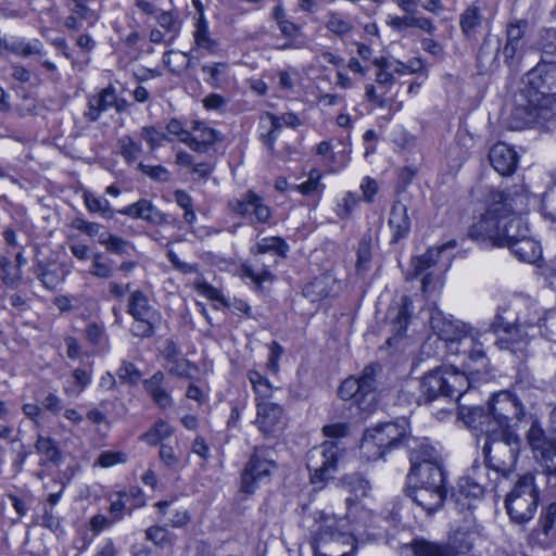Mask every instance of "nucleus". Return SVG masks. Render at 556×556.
I'll return each instance as SVG.
<instances>
[{
    "instance_id": "nucleus-1",
    "label": "nucleus",
    "mask_w": 556,
    "mask_h": 556,
    "mask_svg": "<svg viewBox=\"0 0 556 556\" xmlns=\"http://www.w3.org/2000/svg\"><path fill=\"white\" fill-rule=\"evenodd\" d=\"M534 201L535 195L523 186L491 191L484 212L470 226L468 236L482 248H503L515 216L527 214Z\"/></svg>"
},
{
    "instance_id": "nucleus-2",
    "label": "nucleus",
    "mask_w": 556,
    "mask_h": 556,
    "mask_svg": "<svg viewBox=\"0 0 556 556\" xmlns=\"http://www.w3.org/2000/svg\"><path fill=\"white\" fill-rule=\"evenodd\" d=\"M545 319L535 304L516 300L498 307L491 327L497 334L496 344L501 350L517 354L528 343L530 330L541 329Z\"/></svg>"
},
{
    "instance_id": "nucleus-3",
    "label": "nucleus",
    "mask_w": 556,
    "mask_h": 556,
    "mask_svg": "<svg viewBox=\"0 0 556 556\" xmlns=\"http://www.w3.org/2000/svg\"><path fill=\"white\" fill-rule=\"evenodd\" d=\"M527 105L519 104L513 112L514 129L525 128L534 112L556 104V63H538L527 75Z\"/></svg>"
},
{
    "instance_id": "nucleus-4",
    "label": "nucleus",
    "mask_w": 556,
    "mask_h": 556,
    "mask_svg": "<svg viewBox=\"0 0 556 556\" xmlns=\"http://www.w3.org/2000/svg\"><path fill=\"white\" fill-rule=\"evenodd\" d=\"M430 326L450 354L464 355L472 363L483 362L485 352L480 340L481 332L460 320H450L441 314L430 318Z\"/></svg>"
},
{
    "instance_id": "nucleus-5",
    "label": "nucleus",
    "mask_w": 556,
    "mask_h": 556,
    "mask_svg": "<svg viewBox=\"0 0 556 556\" xmlns=\"http://www.w3.org/2000/svg\"><path fill=\"white\" fill-rule=\"evenodd\" d=\"M520 408L517 400L509 392L502 391L489 402L488 412L482 407H473L465 415V408L459 406V416L468 425L478 429L484 435H505L509 431V421L519 416Z\"/></svg>"
},
{
    "instance_id": "nucleus-6",
    "label": "nucleus",
    "mask_w": 556,
    "mask_h": 556,
    "mask_svg": "<svg viewBox=\"0 0 556 556\" xmlns=\"http://www.w3.org/2000/svg\"><path fill=\"white\" fill-rule=\"evenodd\" d=\"M469 387L465 372L453 366H439L421 377L418 403L429 404L441 399L458 403Z\"/></svg>"
},
{
    "instance_id": "nucleus-7",
    "label": "nucleus",
    "mask_w": 556,
    "mask_h": 556,
    "mask_svg": "<svg viewBox=\"0 0 556 556\" xmlns=\"http://www.w3.org/2000/svg\"><path fill=\"white\" fill-rule=\"evenodd\" d=\"M311 532L314 556H351L349 552L339 548L340 545L353 542L345 518L320 511L315 516Z\"/></svg>"
},
{
    "instance_id": "nucleus-8",
    "label": "nucleus",
    "mask_w": 556,
    "mask_h": 556,
    "mask_svg": "<svg viewBox=\"0 0 556 556\" xmlns=\"http://www.w3.org/2000/svg\"><path fill=\"white\" fill-rule=\"evenodd\" d=\"M288 251V243L280 237L261 239L251 249L254 260L242 265V276L249 278L256 290H261L265 283L274 282L275 275L271 268L278 264V257L287 256Z\"/></svg>"
},
{
    "instance_id": "nucleus-9",
    "label": "nucleus",
    "mask_w": 556,
    "mask_h": 556,
    "mask_svg": "<svg viewBox=\"0 0 556 556\" xmlns=\"http://www.w3.org/2000/svg\"><path fill=\"white\" fill-rule=\"evenodd\" d=\"M539 500L534 476L526 473L519 477L505 498V507L511 521L519 525L530 521L536 513Z\"/></svg>"
},
{
    "instance_id": "nucleus-10",
    "label": "nucleus",
    "mask_w": 556,
    "mask_h": 556,
    "mask_svg": "<svg viewBox=\"0 0 556 556\" xmlns=\"http://www.w3.org/2000/svg\"><path fill=\"white\" fill-rule=\"evenodd\" d=\"M407 422L401 419L368 429L363 437L361 451L368 459L381 458L388 451L407 443Z\"/></svg>"
},
{
    "instance_id": "nucleus-11",
    "label": "nucleus",
    "mask_w": 556,
    "mask_h": 556,
    "mask_svg": "<svg viewBox=\"0 0 556 556\" xmlns=\"http://www.w3.org/2000/svg\"><path fill=\"white\" fill-rule=\"evenodd\" d=\"M379 371L380 366L371 364L364 368L359 378H346L338 390L339 396L344 401L352 400L362 412H371L377 405L376 377Z\"/></svg>"
},
{
    "instance_id": "nucleus-12",
    "label": "nucleus",
    "mask_w": 556,
    "mask_h": 556,
    "mask_svg": "<svg viewBox=\"0 0 556 556\" xmlns=\"http://www.w3.org/2000/svg\"><path fill=\"white\" fill-rule=\"evenodd\" d=\"M483 454L490 467L503 475L514 467L519 447V439L510 431L505 435H485Z\"/></svg>"
},
{
    "instance_id": "nucleus-13",
    "label": "nucleus",
    "mask_w": 556,
    "mask_h": 556,
    "mask_svg": "<svg viewBox=\"0 0 556 556\" xmlns=\"http://www.w3.org/2000/svg\"><path fill=\"white\" fill-rule=\"evenodd\" d=\"M275 468L276 462L270 458V451L264 447L255 448L242 471L240 491L253 494L262 484L269 482Z\"/></svg>"
},
{
    "instance_id": "nucleus-14",
    "label": "nucleus",
    "mask_w": 556,
    "mask_h": 556,
    "mask_svg": "<svg viewBox=\"0 0 556 556\" xmlns=\"http://www.w3.org/2000/svg\"><path fill=\"white\" fill-rule=\"evenodd\" d=\"M514 225H516V232H509L504 247H507L518 260L530 264L536 263L541 258L542 249L540 243L530 237L523 215H516L511 227Z\"/></svg>"
},
{
    "instance_id": "nucleus-15",
    "label": "nucleus",
    "mask_w": 556,
    "mask_h": 556,
    "mask_svg": "<svg viewBox=\"0 0 556 556\" xmlns=\"http://www.w3.org/2000/svg\"><path fill=\"white\" fill-rule=\"evenodd\" d=\"M341 456L337 442L326 441L314 447L307 455V468L314 483L329 479L337 469Z\"/></svg>"
},
{
    "instance_id": "nucleus-16",
    "label": "nucleus",
    "mask_w": 556,
    "mask_h": 556,
    "mask_svg": "<svg viewBox=\"0 0 556 556\" xmlns=\"http://www.w3.org/2000/svg\"><path fill=\"white\" fill-rule=\"evenodd\" d=\"M228 207L251 225L268 224L273 217V211L265 199L253 190H248L240 197L230 200Z\"/></svg>"
},
{
    "instance_id": "nucleus-17",
    "label": "nucleus",
    "mask_w": 556,
    "mask_h": 556,
    "mask_svg": "<svg viewBox=\"0 0 556 556\" xmlns=\"http://www.w3.org/2000/svg\"><path fill=\"white\" fill-rule=\"evenodd\" d=\"M254 424L264 435H277L286 426L282 406L274 402H260L256 405V418Z\"/></svg>"
},
{
    "instance_id": "nucleus-18",
    "label": "nucleus",
    "mask_w": 556,
    "mask_h": 556,
    "mask_svg": "<svg viewBox=\"0 0 556 556\" xmlns=\"http://www.w3.org/2000/svg\"><path fill=\"white\" fill-rule=\"evenodd\" d=\"M413 308V301L407 295L401 296L397 302L389 307L387 320L389 321L393 333V336L387 340L389 345H392L396 339L402 338L405 334Z\"/></svg>"
},
{
    "instance_id": "nucleus-19",
    "label": "nucleus",
    "mask_w": 556,
    "mask_h": 556,
    "mask_svg": "<svg viewBox=\"0 0 556 556\" xmlns=\"http://www.w3.org/2000/svg\"><path fill=\"white\" fill-rule=\"evenodd\" d=\"M408 486H446L445 476L441 463H417L410 466L407 475Z\"/></svg>"
},
{
    "instance_id": "nucleus-20",
    "label": "nucleus",
    "mask_w": 556,
    "mask_h": 556,
    "mask_svg": "<svg viewBox=\"0 0 556 556\" xmlns=\"http://www.w3.org/2000/svg\"><path fill=\"white\" fill-rule=\"evenodd\" d=\"M407 494L424 510L432 513L442 506L446 497V486H407Z\"/></svg>"
},
{
    "instance_id": "nucleus-21",
    "label": "nucleus",
    "mask_w": 556,
    "mask_h": 556,
    "mask_svg": "<svg viewBox=\"0 0 556 556\" xmlns=\"http://www.w3.org/2000/svg\"><path fill=\"white\" fill-rule=\"evenodd\" d=\"M483 486L469 477H463L457 481L452 496L460 510L471 509L475 503L482 498Z\"/></svg>"
},
{
    "instance_id": "nucleus-22",
    "label": "nucleus",
    "mask_w": 556,
    "mask_h": 556,
    "mask_svg": "<svg viewBox=\"0 0 556 556\" xmlns=\"http://www.w3.org/2000/svg\"><path fill=\"white\" fill-rule=\"evenodd\" d=\"M118 213L130 218L143 219L153 225L167 223V216L147 199H140L139 201L129 204L119 210Z\"/></svg>"
},
{
    "instance_id": "nucleus-23",
    "label": "nucleus",
    "mask_w": 556,
    "mask_h": 556,
    "mask_svg": "<svg viewBox=\"0 0 556 556\" xmlns=\"http://www.w3.org/2000/svg\"><path fill=\"white\" fill-rule=\"evenodd\" d=\"M489 159L493 168L502 176L513 174L518 163L517 153L503 142L491 148Z\"/></svg>"
},
{
    "instance_id": "nucleus-24",
    "label": "nucleus",
    "mask_w": 556,
    "mask_h": 556,
    "mask_svg": "<svg viewBox=\"0 0 556 556\" xmlns=\"http://www.w3.org/2000/svg\"><path fill=\"white\" fill-rule=\"evenodd\" d=\"M127 313L134 318L161 319V313L152 304L148 295L141 290H135L129 294Z\"/></svg>"
},
{
    "instance_id": "nucleus-25",
    "label": "nucleus",
    "mask_w": 556,
    "mask_h": 556,
    "mask_svg": "<svg viewBox=\"0 0 556 556\" xmlns=\"http://www.w3.org/2000/svg\"><path fill=\"white\" fill-rule=\"evenodd\" d=\"M389 226L392 230V241L405 238L410 230V219L407 206L397 201L394 202L389 216Z\"/></svg>"
},
{
    "instance_id": "nucleus-26",
    "label": "nucleus",
    "mask_w": 556,
    "mask_h": 556,
    "mask_svg": "<svg viewBox=\"0 0 556 556\" xmlns=\"http://www.w3.org/2000/svg\"><path fill=\"white\" fill-rule=\"evenodd\" d=\"M116 93L111 87L102 89L98 94L89 98L88 109L85 116L90 122H96L102 112H105L116 104Z\"/></svg>"
},
{
    "instance_id": "nucleus-27",
    "label": "nucleus",
    "mask_w": 556,
    "mask_h": 556,
    "mask_svg": "<svg viewBox=\"0 0 556 556\" xmlns=\"http://www.w3.org/2000/svg\"><path fill=\"white\" fill-rule=\"evenodd\" d=\"M261 121L263 125H268L269 127L265 136L268 146H271L276 141L278 131L282 125L296 128L302 124L301 119L294 113H285L281 116H276L267 112L262 116Z\"/></svg>"
},
{
    "instance_id": "nucleus-28",
    "label": "nucleus",
    "mask_w": 556,
    "mask_h": 556,
    "mask_svg": "<svg viewBox=\"0 0 556 556\" xmlns=\"http://www.w3.org/2000/svg\"><path fill=\"white\" fill-rule=\"evenodd\" d=\"M406 445L409 448L410 466L417 463H441L439 453L426 439L409 438Z\"/></svg>"
},
{
    "instance_id": "nucleus-29",
    "label": "nucleus",
    "mask_w": 556,
    "mask_h": 556,
    "mask_svg": "<svg viewBox=\"0 0 556 556\" xmlns=\"http://www.w3.org/2000/svg\"><path fill=\"white\" fill-rule=\"evenodd\" d=\"M528 26L527 21L520 20L511 23L507 28V41L503 48V55L506 61H511L518 55L523 47L522 38Z\"/></svg>"
},
{
    "instance_id": "nucleus-30",
    "label": "nucleus",
    "mask_w": 556,
    "mask_h": 556,
    "mask_svg": "<svg viewBox=\"0 0 556 556\" xmlns=\"http://www.w3.org/2000/svg\"><path fill=\"white\" fill-rule=\"evenodd\" d=\"M334 283L336 280L331 275H319L304 286L303 295L311 302H318L332 292Z\"/></svg>"
},
{
    "instance_id": "nucleus-31",
    "label": "nucleus",
    "mask_w": 556,
    "mask_h": 556,
    "mask_svg": "<svg viewBox=\"0 0 556 556\" xmlns=\"http://www.w3.org/2000/svg\"><path fill=\"white\" fill-rule=\"evenodd\" d=\"M471 548V543L462 546L460 551H456L450 545H440L426 541H417L414 544V553L416 556H462Z\"/></svg>"
},
{
    "instance_id": "nucleus-32",
    "label": "nucleus",
    "mask_w": 556,
    "mask_h": 556,
    "mask_svg": "<svg viewBox=\"0 0 556 556\" xmlns=\"http://www.w3.org/2000/svg\"><path fill=\"white\" fill-rule=\"evenodd\" d=\"M35 450L41 455V466H46L47 464L59 465L62 462V453L58 443L49 437L38 435Z\"/></svg>"
},
{
    "instance_id": "nucleus-33",
    "label": "nucleus",
    "mask_w": 556,
    "mask_h": 556,
    "mask_svg": "<svg viewBox=\"0 0 556 556\" xmlns=\"http://www.w3.org/2000/svg\"><path fill=\"white\" fill-rule=\"evenodd\" d=\"M325 27L332 35L342 38L353 30L354 25L350 16L337 11H330L325 16Z\"/></svg>"
},
{
    "instance_id": "nucleus-34",
    "label": "nucleus",
    "mask_w": 556,
    "mask_h": 556,
    "mask_svg": "<svg viewBox=\"0 0 556 556\" xmlns=\"http://www.w3.org/2000/svg\"><path fill=\"white\" fill-rule=\"evenodd\" d=\"M193 38L198 48L206 50L210 53L216 52L218 43L211 36L208 22L203 14H200L199 18L197 20Z\"/></svg>"
},
{
    "instance_id": "nucleus-35",
    "label": "nucleus",
    "mask_w": 556,
    "mask_h": 556,
    "mask_svg": "<svg viewBox=\"0 0 556 556\" xmlns=\"http://www.w3.org/2000/svg\"><path fill=\"white\" fill-rule=\"evenodd\" d=\"M453 247H455V243L451 241L447 244L441 245L440 248H430L422 255L415 257L412 262L415 275H421L427 271L438 262L442 251H444L446 248Z\"/></svg>"
},
{
    "instance_id": "nucleus-36",
    "label": "nucleus",
    "mask_w": 556,
    "mask_h": 556,
    "mask_svg": "<svg viewBox=\"0 0 556 556\" xmlns=\"http://www.w3.org/2000/svg\"><path fill=\"white\" fill-rule=\"evenodd\" d=\"M248 379L255 393L256 405L260 402H271L270 397L273 395L274 388L267 378L263 377L258 371L249 370Z\"/></svg>"
},
{
    "instance_id": "nucleus-37",
    "label": "nucleus",
    "mask_w": 556,
    "mask_h": 556,
    "mask_svg": "<svg viewBox=\"0 0 556 556\" xmlns=\"http://www.w3.org/2000/svg\"><path fill=\"white\" fill-rule=\"evenodd\" d=\"M527 442L531 447L534 456L539 455L540 452L548 448L555 442L547 438L545 431L538 421L532 422L527 432Z\"/></svg>"
},
{
    "instance_id": "nucleus-38",
    "label": "nucleus",
    "mask_w": 556,
    "mask_h": 556,
    "mask_svg": "<svg viewBox=\"0 0 556 556\" xmlns=\"http://www.w3.org/2000/svg\"><path fill=\"white\" fill-rule=\"evenodd\" d=\"M321 177V172L313 168L309 170L307 179L304 182L294 186V189L304 197L320 198L325 190V185L320 181Z\"/></svg>"
},
{
    "instance_id": "nucleus-39",
    "label": "nucleus",
    "mask_w": 556,
    "mask_h": 556,
    "mask_svg": "<svg viewBox=\"0 0 556 556\" xmlns=\"http://www.w3.org/2000/svg\"><path fill=\"white\" fill-rule=\"evenodd\" d=\"M192 130L195 134L197 146L201 147V152L205 151L208 146L214 144L220 139L219 131L200 121L192 122Z\"/></svg>"
},
{
    "instance_id": "nucleus-40",
    "label": "nucleus",
    "mask_w": 556,
    "mask_h": 556,
    "mask_svg": "<svg viewBox=\"0 0 556 556\" xmlns=\"http://www.w3.org/2000/svg\"><path fill=\"white\" fill-rule=\"evenodd\" d=\"M100 243L105 247L106 251L110 253L123 255L129 254L134 249L132 244L125 240L122 237L112 235L108 231H104L100 236Z\"/></svg>"
},
{
    "instance_id": "nucleus-41",
    "label": "nucleus",
    "mask_w": 556,
    "mask_h": 556,
    "mask_svg": "<svg viewBox=\"0 0 556 556\" xmlns=\"http://www.w3.org/2000/svg\"><path fill=\"white\" fill-rule=\"evenodd\" d=\"M531 125L545 127L548 130H556V104L544 108L543 111L534 112V115L527 118L525 127Z\"/></svg>"
},
{
    "instance_id": "nucleus-42",
    "label": "nucleus",
    "mask_w": 556,
    "mask_h": 556,
    "mask_svg": "<svg viewBox=\"0 0 556 556\" xmlns=\"http://www.w3.org/2000/svg\"><path fill=\"white\" fill-rule=\"evenodd\" d=\"M84 203L91 214H100L106 218L113 217L111 204L104 198L97 197L92 192L87 191L84 193Z\"/></svg>"
},
{
    "instance_id": "nucleus-43",
    "label": "nucleus",
    "mask_w": 556,
    "mask_h": 556,
    "mask_svg": "<svg viewBox=\"0 0 556 556\" xmlns=\"http://www.w3.org/2000/svg\"><path fill=\"white\" fill-rule=\"evenodd\" d=\"M174 433V429L165 420H159L154 426L146 432L141 439L150 446L157 445L162 440L169 438Z\"/></svg>"
},
{
    "instance_id": "nucleus-44",
    "label": "nucleus",
    "mask_w": 556,
    "mask_h": 556,
    "mask_svg": "<svg viewBox=\"0 0 556 556\" xmlns=\"http://www.w3.org/2000/svg\"><path fill=\"white\" fill-rule=\"evenodd\" d=\"M539 525L546 538L556 540V503H551L542 509Z\"/></svg>"
},
{
    "instance_id": "nucleus-45",
    "label": "nucleus",
    "mask_w": 556,
    "mask_h": 556,
    "mask_svg": "<svg viewBox=\"0 0 556 556\" xmlns=\"http://www.w3.org/2000/svg\"><path fill=\"white\" fill-rule=\"evenodd\" d=\"M480 10L476 5L467 8L459 16V25L466 37H470L473 30L481 24Z\"/></svg>"
},
{
    "instance_id": "nucleus-46",
    "label": "nucleus",
    "mask_w": 556,
    "mask_h": 556,
    "mask_svg": "<svg viewBox=\"0 0 556 556\" xmlns=\"http://www.w3.org/2000/svg\"><path fill=\"white\" fill-rule=\"evenodd\" d=\"M42 48L43 46L38 39L29 41H26L25 39H18L5 46V49L21 56L39 54L41 53Z\"/></svg>"
},
{
    "instance_id": "nucleus-47",
    "label": "nucleus",
    "mask_w": 556,
    "mask_h": 556,
    "mask_svg": "<svg viewBox=\"0 0 556 556\" xmlns=\"http://www.w3.org/2000/svg\"><path fill=\"white\" fill-rule=\"evenodd\" d=\"M118 148L128 164L136 162L142 151L141 144L129 136H124L118 140Z\"/></svg>"
},
{
    "instance_id": "nucleus-48",
    "label": "nucleus",
    "mask_w": 556,
    "mask_h": 556,
    "mask_svg": "<svg viewBox=\"0 0 556 556\" xmlns=\"http://www.w3.org/2000/svg\"><path fill=\"white\" fill-rule=\"evenodd\" d=\"M0 278L7 286H15L22 278L21 269L14 267L9 257L0 255Z\"/></svg>"
},
{
    "instance_id": "nucleus-49",
    "label": "nucleus",
    "mask_w": 556,
    "mask_h": 556,
    "mask_svg": "<svg viewBox=\"0 0 556 556\" xmlns=\"http://www.w3.org/2000/svg\"><path fill=\"white\" fill-rule=\"evenodd\" d=\"M202 72L210 75L207 81L211 86L220 87L226 80L228 64L224 62L205 64L202 66Z\"/></svg>"
},
{
    "instance_id": "nucleus-50",
    "label": "nucleus",
    "mask_w": 556,
    "mask_h": 556,
    "mask_svg": "<svg viewBox=\"0 0 556 556\" xmlns=\"http://www.w3.org/2000/svg\"><path fill=\"white\" fill-rule=\"evenodd\" d=\"M139 136L143 141L147 142L151 151H154L157 148H160L163 141L167 139L166 134L163 132L161 129H157L153 125L141 127Z\"/></svg>"
},
{
    "instance_id": "nucleus-51",
    "label": "nucleus",
    "mask_w": 556,
    "mask_h": 556,
    "mask_svg": "<svg viewBox=\"0 0 556 556\" xmlns=\"http://www.w3.org/2000/svg\"><path fill=\"white\" fill-rule=\"evenodd\" d=\"M116 375L121 382L135 386L141 380V372L137 366L128 361H123Z\"/></svg>"
},
{
    "instance_id": "nucleus-52",
    "label": "nucleus",
    "mask_w": 556,
    "mask_h": 556,
    "mask_svg": "<svg viewBox=\"0 0 556 556\" xmlns=\"http://www.w3.org/2000/svg\"><path fill=\"white\" fill-rule=\"evenodd\" d=\"M73 384L64 388V393L67 395H79L91 382L90 374L80 368L73 371Z\"/></svg>"
},
{
    "instance_id": "nucleus-53",
    "label": "nucleus",
    "mask_w": 556,
    "mask_h": 556,
    "mask_svg": "<svg viewBox=\"0 0 556 556\" xmlns=\"http://www.w3.org/2000/svg\"><path fill=\"white\" fill-rule=\"evenodd\" d=\"M146 536L161 548L172 546L174 542L170 532L166 528L159 526L148 528Z\"/></svg>"
},
{
    "instance_id": "nucleus-54",
    "label": "nucleus",
    "mask_w": 556,
    "mask_h": 556,
    "mask_svg": "<svg viewBox=\"0 0 556 556\" xmlns=\"http://www.w3.org/2000/svg\"><path fill=\"white\" fill-rule=\"evenodd\" d=\"M161 319H149V318H138L135 319V323L131 325V333L135 337L144 339L151 338L155 333V329L160 324Z\"/></svg>"
},
{
    "instance_id": "nucleus-55",
    "label": "nucleus",
    "mask_w": 556,
    "mask_h": 556,
    "mask_svg": "<svg viewBox=\"0 0 556 556\" xmlns=\"http://www.w3.org/2000/svg\"><path fill=\"white\" fill-rule=\"evenodd\" d=\"M540 463L545 473L548 476L556 477V445L555 443L548 448L540 452L539 455L534 456Z\"/></svg>"
},
{
    "instance_id": "nucleus-56",
    "label": "nucleus",
    "mask_w": 556,
    "mask_h": 556,
    "mask_svg": "<svg viewBox=\"0 0 556 556\" xmlns=\"http://www.w3.org/2000/svg\"><path fill=\"white\" fill-rule=\"evenodd\" d=\"M344 480L350 492L353 493L356 498L366 496L370 491V484L368 480L359 475L345 477Z\"/></svg>"
},
{
    "instance_id": "nucleus-57",
    "label": "nucleus",
    "mask_w": 556,
    "mask_h": 556,
    "mask_svg": "<svg viewBox=\"0 0 556 556\" xmlns=\"http://www.w3.org/2000/svg\"><path fill=\"white\" fill-rule=\"evenodd\" d=\"M371 261V245L370 238H363L358 244L357 249V263L356 269L358 273L363 274L368 270L369 263Z\"/></svg>"
},
{
    "instance_id": "nucleus-58",
    "label": "nucleus",
    "mask_w": 556,
    "mask_h": 556,
    "mask_svg": "<svg viewBox=\"0 0 556 556\" xmlns=\"http://www.w3.org/2000/svg\"><path fill=\"white\" fill-rule=\"evenodd\" d=\"M186 58V53H178L169 50L163 54V63L166 67L169 68L170 72L177 73L188 66V61Z\"/></svg>"
},
{
    "instance_id": "nucleus-59",
    "label": "nucleus",
    "mask_w": 556,
    "mask_h": 556,
    "mask_svg": "<svg viewBox=\"0 0 556 556\" xmlns=\"http://www.w3.org/2000/svg\"><path fill=\"white\" fill-rule=\"evenodd\" d=\"M127 460V456L123 452L115 451H103L98 456L94 465L103 468H109L117 464H124Z\"/></svg>"
},
{
    "instance_id": "nucleus-60",
    "label": "nucleus",
    "mask_w": 556,
    "mask_h": 556,
    "mask_svg": "<svg viewBox=\"0 0 556 556\" xmlns=\"http://www.w3.org/2000/svg\"><path fill=\"white\" fill-rule=\"evenodd\" d=\"M89 274L97 277L108 279L113 275V268L108 264L102 262V254L96 253L92 256V264L89 269Z\"/></svg>"
},
{
    "instance_id": "nucleus-61",
    "label": "nucleus",
    "mask_w": 556,
    "mask_h": 556,
    "mask_svg": "<svg viewBox=\"0 0 556 556\" xmlns=\"http://www.w3.org/2000/svg\"><path fill=\"white\" fill-rule=\"evenodd\" d=\"M127 497L126 492H116L110 496V514L112 515L113 521H118L123 518V511L126 508V502L124 498Z\"/></svg>"
},
{
    "instance_id": "nucleus-62",
    "label": "nucleus",
    "mask_w": 556,
    "mask_h": 556,
    "mask_svg": "<svg viewBox=\"0 0 556 556\" xmlns=\"http://www.w3.org/2000/svg\"><path fill=\"white\" fill-rule=\"evenodd\" d=\"M159 25L167 31L178 33V15L173 11L157 12L155 15Z\"/></svg>"
},
{
    "instance_id": "nucleus-63",
    "label": "nucleus",
    "mask_w": 556,
    "mask_h": 556,
    "mask_svg": "<svg viewBox=\"0 0 556 556\" xmlns=\"http://www.w3.org/2000/svg\"><path fill=\"white\" fill-rule=\"evenodd\" d=\"M416 15H407L397 16V15H388L387 24L395 31L402 33L407 28L414 27Z\"/></svg>"
},
{
    "instance_id": "nucleus-64",
    "label": "nucleus",
    "mask_w": 556,
    "mask_h": 556,
    "mask_svg": "<svg viewBox=\"0 0 556 556\" xmlns=\"http://www.w3.org/2000/svg\"><path fill=\"white\" fill-rule=\"evenodd\" d=\"M138 168L140 169L141 173L156 181H166L169 178L168 170L162 165H148L139 163Z\"/></svg>"
}]
</instances>
